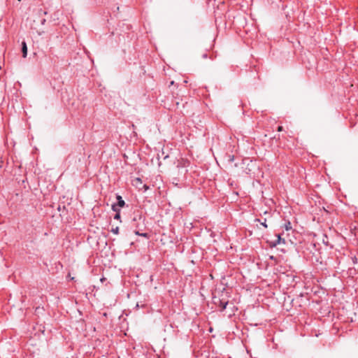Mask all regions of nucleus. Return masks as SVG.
I'll list each match as a JSON object with an SVG mask.
<instances>
[{
	"instance_id": "1",
	"label": "nucleus",
	"mask_w": 358,
	"mask_h": 358,
	"mask_svg": "<svg viewBox=\"0 0 358 358\" xmlns=\"http://www.w3.org/2000/svg\"><path fill=\"white\" fill-rule=\"evenodd\" d=\"M131 226L134 230H144L145 227V217L141 215L134 216L131 220Z\"/></svg>"
},
{
	"instance_id": "2",
	"label": "nucleus",
	"mask_w": 358,
	"mask_h": 358,
	"mask_svg": "<svg viewBox=\"0 0 358 358\" xmlns=\"http://www.w3.org/2000/svg\"><path fill=\"white\" fill-rule=\"evenodd\" d=\"M116 199H117V203H113L112 205V210H116V209H120V208H122L125 206V202L122 199V197L120 195H117L116 196Z\"/></svg>"
},
{
	"instance_id": "3",
	"label": "nucleus",
	"mask_w": 358,
	"mask_h": 358,
	"mask_svg": "<svg viewBox=\"0 0 358 358\" xmlns=\"http://www.w3.org/2000/svg\"><path fill=\"white\" fill-rule=\"evenodd\" d=\"M214 303H215V304H216L219 307H220V311H223L227 308V306L228 304L227 301H223V300H221L220 299H216V298H215Z\"/></svg>"
},
{
	"instance_id": "4",
	"label": "nucleus",
	"mask_w": 358,
	"mask_h": 358,
	"mask_svg": "<svg viewBox=\"0 0 358 358\" xmlns=\"http://www.w3.org/2000/svg\"><path fill=\"white\" fill-rule=\"evenodd\" d=\"M22 57L25 58L27 55V46L25 41H22Z\"/></svg>"
},
{
	"instance_id": "5",
	"label": "nucleus",
	"mask_w": 358,
	"mask_h": 358,
	"mask_svg": "<svg viewBox=\"0 0 358 358\" xmlns=\"http://www.w3.org/2000/svg\"><path fill=\"white\" fill-rule=\"evenodd\" d=\"M141 231L142 230H134V232L135 233L136 235L143 236L146 238H150V235L148 233H141Z\"/></svg>"
},
{
	"instance_id": "6",
	"label": "nucleus",
	"mask_w": 358,
	"mask_h": 358,
	"mask_svg": "<svg viewBox=\"0 0 358 358\" xmlns=\"http://www.w3.org/2000/svg\"><path fill=\"white\" fill-rule=\"evenodd\" d=\"M255 221L259 222L263 227H264L265 228H267L266 219V218H264L263 221H262L259 218H256Z\"/></svg>"
},
{
	"instance_id": "7",
	"label": "nucleus",
	"mask_w": 358,
	"mask_h": 358,
	"mask_svg": "<svg viewBox=\"0 0 358 358\" xmlns=\"http://www.w3.org/2000/svg\"><path fill=\"white\" fill-rule=\"evenodd\" d=\"M116 213L114 216V219L115 220H120V209H116V210H114Z\"/></svg>"
},
{
	"instance_id": "8",
	"label": "nucleus",
	"mask_w": 358,
	"mask_h": 358,
	"mask_svg": "<svg viewBox=\"0 0 358 358\" xmlns=\"http://www.w3.org/2000/svg\"><path fill=\"white\" fill-rule=\"evenodd\" d=\"M134 185L136 186H137L138 187H140L139 185H142V180L141 178H136L135 180H134Z\"/></svg>"
},
{
	"instance_id": "9",
	"label": "nucleus",
	"mask_w": 358,
	"mask_h": 358,
	"mask_svg": "<svg viewBox=\"0 0 358 358\" xmlns=\"http://www.w3.org/2000/svg\"><path fill=\"white\" fill-rule=\"evenodd\" d=\"M138 189L140 190H143V192H146L148 189H150V187L148 185L144 184V185H142V187H138Z\"/></svg>"
},
{
	"instance_id": "10",
	"label": "nucleus",
	"mask_w": 358,
	"mask_h": 358,
	"mask_svg": "<svg viewBox=\"0 0 358 358\" xmlns=\"http://www.w3.org/2000/svg\"><path fill=\"white\" fill-rule=\"evenodd\" d=\"M285 229L286 231H289L292 229V225H291L290 222L288 221L287 223H285Z\"/></svg>"
},
{
	"instance_id": "11",
	"label": "nucleus",
	"mask_w": 358,
	"mask_h": 358,
	"mask_svg": "<svg viewBox=\"0 0 358 358\" xmlns=\"http://www.w3.org/2000/svg\"><path fill=\"white\" fill-rule=\"evenodd\" d=\"M111 232L114 234H119V227H116L115 228H112Z\"/></svg>"
},
{
	"instance_id": "12",
	"label": "nucleus",
	"mask_w": 358,
	"mask_h": 358,
	"mask_svg": "<svg viewBox=\"0 0 358 358\" xmlns=\"http://www.w3.org/2000/svg\"><path fill=\"white\" fill-rule=\"evenodd\" d=\"M229 162L232 163L234 161V155H229Z\"/></svg>"
},
{
	"instance_id": "13",
	"label": "nucleus",
	"mask_w": 358,
	"mask_h": 358,
	"mask_svg": "<svg viewBox=\"0 0 358 358\" xmlns=\"http://www.w3.org/2000/svg\"><path fill=\"white\" fill-rule=\"evenodd\" d=\"M281 241L280 236H278V239L276 240L275 243H274V245H276L277 244H279Z\"/></svg>"
},
{
	"instance_id": "14",
	"label": "nucleus",
	"mask_w": 358,
	"mask_h": 358,
	"mask_svg": "<svg viewBox=\"0 0 358 358\" xmlns=\"http://www.w3.org/2000/svg\"><path fill=\"white\" fill-rule=\"evenodd\" d=\"M352 260L353 264H357V258L356 257H353L352 258Z\"/></svg>"
},
{
	"instance_id": "15",
	"label": "nucleus",
	"mask_w": 358,
	"mask_h": 358,
	"mask_svg": "<svg viewBox=\"0 0 358 358\" xmlns=\"http://www.w3.org/2000/svg\"><path fill=\"white\" fill-rule=\"evenodd\" d=\"M282 130H283V127L282 126H278V131H282Z\"/></svg>"
},
{
	"instance_id": "16",
	"label": "nucleus",
	"mask_w": 358,
	"mask_h": 358,
	"mask_svg": "<svg viewBox=\"0 0 358 358\" xmlns=\"http://www.w3.org/2000/svg\"><path fill=\"white\" fill-rule=\"evenodd\" d=\"M202 57H203V59H206V58L208 57V55H207V53H204V54H203V55H202Z\"/></svg>"
},
{
	"instance_id": "17",
	"label": "nucleus",
	"mask_w": 358,
	"mask_h": 358,
	"mask_svg": "<svg viewBox=\"0 0 358 358\" xmlns=\"http://www.w3.org/2000/svg\"><path fill=\"white\" fill-rule=\"evenodd\" d=\"M45 22V20L43 19L42 21H41V24H43Z\"/></svg>"
},
{
	"instance_id": "18",
	"label": "nucleus",
	"mask_w": 358,
	"mask_h": 358,
	"mask_svg": "<svg viewBox=\"0 0 358 358\" xmlns=\"http://www.w3.org/2000/svg\"><path fill=\"white\" fill-rule=\"evenodd\" d=\"M18 1H21V0H17Z\"/></svg>"
}]
</instances>
